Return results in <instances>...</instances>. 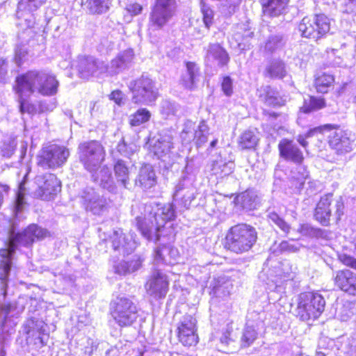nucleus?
I'll return each mask as SVG.
<instances>
[{
    "label": "nucleus",
    "mask_w": 356,
    "mask_h": 356,
    "mask_svg": "<svg viewBox=\"0 0 356 356\" xmlns=\"http://www.w3.org/2000/svg\"><path fill=\"white\" fill-rule=\"evenodd\" d=\"M232 330L227 327L220 336H214L212 338V341L216 343L217 348L219 351L227 352L229 345L233 342L231 338Z\"/></svg>",
    "instance_id": "obj_37"
},
{
    "label": "nucleus",
    "mask_w": 356,
    "mask_h": 356,
    "mask_svg": "<svg viewBox=\"0 0 356 356\" xmlns=\"http://www.w3.org/2000/svg\"><path fill=\"white\" fill-rule=\"evenodd\" d=\"M330 129L325 130L329 132L328 143L330 147L335 150L337 154H343L350 152L353 149V140L350 139V134L342 130L337 125L330 124Z\"/></svg>",
    "instance_id": "obj_13"
},
{
    "label": "nucleus",
    "mask_w": 356,
    "mask_h": 356,
    "mask_svg": "<svg viewBox=\"0 0 356 356\" xmlns=\"http://www.w3.org/2000/svg\"><path fill=\"white\" fill-rule=\"evenodd\" d=\"M339 260L346 266L356 270V259L346 254H339Z\"/></svg>",
    "instance_id": "obj_56"
},
{
    "label": "nucleus",
    "mask_w": 356,
    "mask_h": 356,
    "mask_svg": "<svg viewBox=\"0 0 356 356\" xmlns=\"http://www.w3.org/2000/svg\"><path fill=\"white\" fill-rule=\"evenodd\" d=\"M124 94L120 90H115L110 95V99L117 104L122 105L124 103Z\"/></svg>",
    "instance_id": "obj_61"
},
{
    "label": "nucleus",
    "mask_w": 356,
    "mask_h": 356,
    "mask_svg": "<svg viewBox=\"0 0 356 356\" xmlns=\"http://www.w3.org/2000/svg\"><path fill=\"white\" fill-rule=\"evenodd\" d=\"M209 128L204 120H202L197 129H195V143L200 146L204 144L208 140Z\"/></svg>",
    "instance_id": "obj_42"
},
{
    "label": "nucleus",
    "mask_w": 356,
    "mask_h": 356,
    "mask_svg": "<svg viewBox=\"0 0 356 356\" xmlns=\"http://www.w3.org/2000/svg\"><path fill=\"white\" fill-rule=\"evenodd\" d=\"M204 0L202 1V13L203 15V22H211V20L213 18V10L206 6L203 2Z\"/></svg>",
    "instance_id": "obj_60"
},
{
    "label": "nucleus",
    "mask_w": 356,
    "mask_h": 356,
    "mask_svg": "<svg viewBox=\"0 0 356 356\" xmlns=\"http://www.w3.org/2000/svg\"><path fill=\"white\" fill-rule=\"evenodd\" d=\"M179 341L185 346H195L198 342L197 319L191 314L184 315L177 323Z\"/></svg>",
    "instance_id": "obj_12"
},
{
    "label": "nucleus",
    "mask_w": 356,
    "mask_h": 356,
    "mask_svg": "<svg viewBox=\"0 0 356 356\" xmlns=\"http://www.w3.org/2000/svg\"><path fill=\"white\" fill-rule=\"evenodd\" d=\"M69 156L70 151L67 147L52 144L42 148L38 164L45 169H55L63 166Z\"/></svg>",
    "instance_id": "obj_10"
},
{
    "label": "nucleus",
    "mask_w": 356,
    "mask_h": 356,
    "mask_svg": "<svg viewBox=\"0 0 356 356\" xmlns=\"http://www.w3.org/2000/svg\"><path fill=\"white\" fill-rule=\"evenodd\" d=\"M118 151L124 156H131L136 150V145L134 144H127L124 140H122L118 145Z\"/></svg>",
    "instance_id": "obj_55"
},
{
    "label": "nucleus",
    "mask_w": 356,
    "mask_h": 356,
    "mask_svg": "<svg viewBox=\"0 0 356 356\" xmlns=\"http://www.w3.org/2000/svg\"><path fill=\"white\" fill-rule=\"evenodd\" d=\"M17 146V142L14 138H8L1 142L0 144V149L1 154L5 157H10Z\"/></svg>",
    "instance_id": "obj_46"
},
{
    "label": "nucleus",
    "mask_w": 356,
    "mask_h": 356,
    "mask_svg": "<svg viewBox=\"0 0 356 356\" xmlns=\"http://www.w3.org/2000/svg\"><path fill=\"white\" fill-rule=\"evenodd\" d=\"M222 90L227 96H230L232 94V80L229 76L223 78L222 82Z\"/></svg>",
    "instance_id": "obj_59"
},
{
    "label": "nucleus",
    "mask_w": 356,
    "mask_h": 356,
    "mask_svg": "<svg viewBox=\"0 0 356 356\" xmlns=\"http://www.w3.org/2000/svg\"><path fill=\"white\" fill-rule=\"evenodd\" d=\"M259 141L257 134L251 130L245 131L239 138V145L242 149L254 148Z\"/></svg>",
    "instance_id": "obj_36"
},
{
    "label": "nucleus",
    "mask_w": 356,
    "mask_h": 356,
    "mask_svg": "<svg viewBox=\"0 0 356 356\" xmlns=\"http://www.w3.org/2000/svg\"><path fill=\"white\" fill-rule=\"evenodd\" d=\"M134 58V53L131 49L120 52L109 65L105 63V74L113 76L120 73L131 67Z\"/></svg>",
    "instance_id": "obj_17"
},
{
    "label": "nucleus",
    "mask_w": 356,
    "mask_h": 356,
    "mask_svg": "<svg viewBox=\"0 0 356 356\" xmlns=\"http://www.w3.org/2000/svg\"><path fill=\"white\" fill-rule=\"evenodd\" d=\"M143 7L138 3H130L125 8L126 14H124V19L129 20V15L131 17L136 16L141 13Z\"/></svg>",
    "instance_id": "obj_51"
},
{
    "label": "nucleus",
    "mask_w": 356,
    "mask_h": 356,
    "mask_svg": "<svg viewBox=\"0 0 356 356\" xmlns=\"http://www.w3.org/2000/svg\"><path fill=\"white\" fill-rule=\"evenodd\" d=\"M47 229L33 224L22 232H15L13 227L9 232L8 248L0 250V290L6 296L7 282L13 264V254L18 245L29 246L35 239L40 240L47 236Z\"/></svg>",
    "instance_id": "obj_2"
},
{
    "label": "nucleus",
    "mask_w": 356,
    "mask_h": 356,
    "mask_svg": "<svg viewBox=\"0 0 356 356\" xmlns=\"http://www.w3.org/2000/svg\"><path fill=\"white\" fill-rule=\"evenodd\" d=\"M302 232L305 235L316 238L323 237L325 234L324 230L320 228H315L309 225H305L302 227Z\"/></svg>",
    "instance_id": "obj_54"
},
{
    "label": "nucleus",
    "mask_w": 356,
    "mask_h": 356,
    "mask_svg": "<svg viewBox=\"0 0 356 356\" xmlns=\"http://www.w3.org/2000/svg\"><path fill=\"white\" fill-rule=\"evenodd\" d=\"M79 160L85 169L92 172L98 169L105 158V150L97 140L84 142L79 146Z\"/></svg>",
    "instance_id": "obj_9"
},
{
    "label": "nucleus",
    "mask_w": 356,
    "mask_h": 356,
    "mask_svg": "<svg viewBox=\"0 0 356 356\" xmlns=\"http://www.w3.org/2000/svg\"><path fill=\"white\" fill-rule=\"evenodd\" d=\"M8 73V64L3 59H0V82H5Z\"/></svg>",
    "instance_id": "obj_63"
},
{
    "label": "nucleus",
    "mask_w": 356,
    "mask_h": 356,
    "mask_svg": "<svg viewBox=\"0 0 356 356\" xmlns=\"http://www.w3.org/2000/svg\"><path fill=\"white\" fill-rule=\"evenodd\" d=\"M111 242L115 250L122 251L127 254L132 252L137 246V242L133 236L131 234L125 235L121 230L113 232Z\"/></svg>",
    "instance_id": "obj_24"
},
{
    "label": "nucleus",
    "mask_w": 356,
    "mask_h": 356,
    "mask_svg": "<svg viewBox=\"0 0 356 356\" xmlns=\"http://www.w3.org/2000/svg\"><path fill=\"white\" fill-rule=\"evenodd\" d=\"M44 0H21L18 3L17 15H18V18L21 19V16L22 15L23 11H33L35 10L39 6H40Z\"/></svg>",
    "instance_id": "obj_44"
},
{
    "label": "nucleus",
    "mask_w": 356,
    "mask_h": 356,
    "mask_svg": "<svg viewBox=\"0 0 356 356\" xmlns=\"http://www.w3.org/2000/svg\"><path fill=\"white\" fill-rule=\"evenodd\" d=\"M179 253L176 248L163 245L156 248L154 252V266L172 265L179 257Z\"/></svg>",
    "instance_id": "obj_21"
},
{
    "label": "nucleus",
    "mask_w": 356,
    "mask_h": 356,
    "mask_svg": "<svg viewBox=\"0 0 356 356\" xmlns=\"http://www.w3.org/2000/svg\"><path fill=\"white\" fill-rule=\"evenodd\" d=\"M56 107V101H42L38 103V113L52 111Z\"/></svg>",
    "instance_id": "obj_57"
},
{
    "label": "nucleus",
    "mask_w": 356,
    "mask_h": 356,
    "mask_svg": "<svg viewBox=\"0 0 356 356\" xmlns=\"http://www.w3.org/2000/svg\"><path fill=\"white\" fill-rule=\"evenodd\" d=\"M344 204L342 198L333 200L332 194H327L321 197L318 202L314 212L315 219L321 225L327 226L330 224L331 216L336 221H339L343 215Z\"/></svg>",
    "instance_id": "obj_8"
},
{
    "label": "nucleus",
    "mask_w": 356,
    "mask_h": 356,
    "mask_svg": "<svg viewBox=\"0 0 356 356\" xmlns=\"http://www.w3.org/2000/svg\"><path fill=\"white\" fill-rule=\"evenodd\" d=\"M108 0H82L83 5L94 14H102L108 8Z\"/></svg>",
    "instance_id": "obj_38"
},
{
    "label": "nucleus",
    "mask_w": 356,
    "mask_h": 356,
    "mask_svg": "<svg viewBox=\"0 0 356 356\" xmlns=\"http://www.w3.org/2000/svg\"><path fill=\"white\" fill-rule=\"evenodd\" d=\"M334 285L343 292L356 295V273L348 269L339 270L333 273Z\"/></svg>",
    "instance_id": "obj_18"
},
{
    "label": "nucleus",
    "mask_w": 356,
    "mask_h": 356,
    "mask_svg": "<svg viewBox=\"0 0 356 356\" xmlns=\"http://www.w3.org/2000/svg\"><path fill=\"white\" fill-rule=\"evenodd\" d=\"M280 248L282 251H291L295 252L297 248L294 245H291L289 241H284L280 244Z\"/></svg>",
    "instance_id": "obj_64"
},
{
    "label": "nucleus",
    "mask_w": 356,
    "mask_h": 356,
    "mask_svg": "<svg viewBox=\"0 0 356 356\" xmlns=\"http://www.w3.org/2000/svg\"><path fill=\"white\" fill-rule=\"evenodd\" d=\"M24 184L21 183L19 186V191L17 193L16 200L15 202V212L16 214L20 212L23 209V207L24 204Z\"/></svg>",
    "instance_id": "obj_53"
},
{
    "label": "nucleus",
    "mask_w": 356,
    "mask_h": 356,
    "mask_svg": "<svg viewBox=\"0 0 356 356\" xmlns=\"http://www.w3.org/2000/svg\"><path fill=\"white\" fill-rule=\"evenodd\" d=\"M174 131L170 129L161 130L150 142V152L159 159L165 161L170 157L174 149Z\"/></svg>",
    "instance_id": "obj_11"
},
{
    "label": "nucleus",
    "mask_w": 356,
    "mask_h": 356,
    "mask_svg": "<svg viewBox=\"0 0 356 356\" xmlns=\"http://www.w3.org/2000/svg\"><path fill=\"white\" fill-rule=\"evenodd\" d=\"M325 306V300L320 293H302L298 298L295 314L303 321L315 320L323 312Z\"/></svg>",
    "instance_id": "obj_5"
},
{
    "label": "nucleus",
    "mask_w": 356,
    "mask_h": 356,
    "mask_svg": "<svg viewBox=\"0 0 356 356\" xmlns=\"http://www.w3.org/2000/svg\"><path fill=\"white\" fill-rule=\"evenodd\" d=\"M78 71L81 77L88 79L90 76H100L105 74V63L92 56L79 58Z\"/></svg>",
    "instance_id": "obj_16"
},
{
    "label": "nucleus",
    "mask_w": 356,
    "mask_h": 356,
    "mask_svg": "<svg viewBox=\"0 0 356 356\" xmlns=\"http://www.w3.org/2000/svg\"><path fill=\"white\" fill-rule=\"evenodd\" d=\"M330 24H299L298 29L305 38L318 40L330 30Z\"/></svg>",
    "instance_id": "obj_28"
},
{
    "label": "nucleus",
    "mask_w": 356,
    "mask_h": 356,
    "mask_svg": "<svg viewBox=\"0 0 356 356\" xmlns=\"http://www.w3.org/2000/svg\"><path fill=\"white\" fill-rule=\"evenodd\" d=\"M282 37L275 35L269 38L265 45V49L268 51L273 52L275 49L282 47Z\"/></svg>",
    "instance_id": "obj_52"
},
{
    "label": "nucleus",
    "mask_w": 356,
    "mask_h": 356,
    "mask_svg": "<svg viewBox=\"0 0 356 356\" xmlns=\"http://www.w3.org/2000/svg\"><path fill=\"white\" fill-rule=\"evenodd\" d=\"M181 138L186 143L195 140V124L191 121L184 123V127L181 132Z\"/></svg>",
    "instance_id": "obj_47"
},
{
    "label": "nucleus",
    "mask_w": 356,
    "mask_h": 356,
    "mask_svg": "<svg viewBox=\"0 0 356 356\" xmlns=\"http://www.w3.org/2000/svg\"><path fill=\"white\" fill-rule=\"evenodd\" d=\"M15 90L19 95V111L24 114L34 115L38 107L27 100L34 93L54 96L58 92L59 82L56 76L46 70H30L16 78Z\"/></svg>",
    "instance_id": "obj_1"
},
{
    "label": "nucleus",
    "mask_w": 356,
    "mask_h": 356,
    "mask_svg": "<svg viewBox=\"0 0 356 356\" xmlns=\"http://www.w3.org/2000/svg\"><path fill=\"white\" fill-rule=\"evenodd\" d=\"M81 202L85 209L94 215H101L107 210L108 200L94 188L87 187L81 195Z\"/></svg>",
    "instance_id": "obj_14"
},
{
    "label": "nucleus",
    "mask_w": 356,
    "mask_h": 356,
    "mask_svg": "<svg viewBox=\"0 0 356 356\" xmlns=\"http://www.w3.org/2000/svg\"><path fill=\"white\" fill-rule=\"evenodd\" d=\"M334 78L332 75L322 73L315 79V86L316 90L321 93H325L328 88L332 85Z\"/></svg>",
    "instance_id": "obj_39"
},
{
    "label": "nucleus",
    "mask_w": 356,
    "mask_h": 356,
    "mask_svg": "<svg viewBox=\"0 0 356 356\" xmlns=\"http://www.w3.org/2000/svg\"><path fill=\"white\" fill-rule=\"evenodd\" d=\"M110 312L115 323L120 327L132 325L138 318L135 303L129 298L118 296L110 304Z\"/></svg>",
    "instance_id": "obj_7"
},
{
    "label": "nucleus",
    "mask_w": 356,
    "mask_h": 356,
    "mask_svg": "<svg viewBox=\"0 0 356 356\" xmlns=\"http://www.w3.org/2000/svg\"><path fill=\"white\" fill-rule=\"evenodd\" d=\"M267 217L270 222L274 223L284 233H288L290 231V225L276 212L268 211Z\"/></svg>",
    "instance_id": "obj_45"
},
{
    "label": "nucleus",
    "mask_w": 356,
    "mask_h": 356,
    "mask_svg": "<svg viewBox=\"0 0 356 356\" xmlns=\"http://www.w3.org/2000/svg\"><path fill=\"white\" fill-rule=\"evenodd\" d=\"M113 169L118 184L122 186L124 188H127L130 179L129 168L125 161L121 159L118 160L114 165Z\"/></svg>",
    "instance_id": "obj_33"
},
{
    "label": "nucleus",
    "mask_w": 356,
    "mask_h": 356,
    "mask_svg": "<svg viewBox=\"0 0 356 356\" xmlns=\"http://www.w3.org/2000/svg\"><path fill=\"white\" fill-rule=\"evenodd\" d=\"M325 106L324 99L315 97H309L308 99H305L304 104L301 107V111L304 113H309L313 111H317L323 108Z\"/></svg>",
    "instance_id": "obj_41"
},
{
    "label": "nucleus",
    "mask_w": 356,
    "mask_h": 356,
    "mask_svg": "<svg viewBox=\"0 0 356 356\" xmlns=\"http://www.w3.org/2000/svg\"><path fill=\"white\" fill-rule=\"evenodd\" d=\"M135 184L144 191L151 189L157 184V176L152 165L144 164L140 167Z\"/></svg>",
    "instance_id": "obj_22"
},
{
    "label": "nucleus",
    "mask_w": 356,
    "mask_h": 356,
    "mask_svg": "<svg viewBox=\"0 0 356 356\" xmlns=\"http://www.w3.org/2000/svg\"><path fill=\"white\" fill-rule=\"evenodd\" d=\"M92 173V179L95 183L111 193H115L117 192V186L108 167L104 166L100 170H95Z\"/></svg>",
    "instance_id": "obj_25"
},
{
    "label": "nucleus",
    "mask_w": 356,
    "mask_h": 356,
    "mask_svg": "<svg viewBox=\"0 0 356 356\" xmlns=\"http://www.w3.org/2000/svg\"><path fill=\"white\" fill-rule=\"evenodd\" d=\"M39 184L38 195L43 200H51L60 191V182L54 174H47L38 179Z\"/></svg>",
    "instance_id": "obj_19"
},
{
    "label": "nucleus",
    "mask_w": 356,
    "mask_h": 356,
    "mask_svg": "<svg viewBox=\"0 0 356 356\" xmlns=\"http://www.w3.org/2000/svg\"><path fill=\"white\" fill-rule=\"evenodd\" d=\"M128 87L132 93L131 101L135 104L149 105L158 98L156 83L148 76L142 75L131 81Z\"/></svg>",
    "instance_id": "obj_6"
},
{
    "label": "nucleus",
    "mask_w": 356,
    "mask_h": 356,
    "mask_svg": "<svg viewBox=\"0 0 356 356\" xmlns=\"http://www.w3.org/2000/svg\"><path fill=\"white\" fill-rule=\"evenodd\" d=\"M208 59H213L218 61L220 66L227 65L229 60L227 52L218 44H210L207 50Z\"/></svg>",
    "instance_id": "obj_34"
},
{
    "label": "nucleus",
    "mask_w": 356,
    "mask_h": 356,
    "mask_svg": "<svg viewBox=\"0 0 356 356\" xmlns=\"http://www.w3.org/2000/svg\"><path fill=\"white\" fill-rule=\"evenodd\" d=\"M168 286V277L161 269H154L145 284L147 293L154 298H164Z\"/></svg>",
    "instance_id": "obj_15"
},
{
    "label": "nucleus",
    "mask_w": 356,
    "mask_h": 356,
    "mask_svg": "<svg viewBox=\"0 0 356 356\" xmlns=\"http://www.w3.org/2000/svg\"><path fill=\"white\" fill-rule=\"evenodd\" d=\"M263 324L262 321L257 322L254 324V321L250 319V316H248V321L243 330L242 335L241 337V346L243 348H247L250 346L258 337V332L256 327H258Z\"/></svg>",
    "instance_id": "obj_30"
},
{
    "label": "nucleus",
    "mask_w": 356,
    "mask_h": 356,
    "mask_svg": "<svg viewBox=\"0 0 356 356\" xmlns=\"http://www.w3.org/2000/svg\"><path fill=\"white\" fill-rule=\"evenodd\" d=\"M278 148L280 156L285 160L292 161L296 164L302 163L304 156L296 144L287 139L282 140Z\"/></svg>",
    "instance_id": "obj_23"
},
{
    "label": "nucleus",
    "mask_w": 356,
    "mask_h": 356,
    "mask_svg": "<svg viewBox=\"0 0 356 356\" xmlns=\"http://www.w3.org/2000/svg\"><path fill=\"white\" fill-rule=\"evenodd\" d=\"M289 0H261L263 13L265 16L273 17L283 14Z\"/></svg>",
    "instance_id": "obj_29"
},
{
    "label": "nucleus",
    "mask_w": 356,
    "mask_h": 356,
    "mask_svg": "<svg viewBox=\"0 0 356 356\" xmlns=\"http://www.w3.org/2000/svg\"><path fill=\"white\" fill-rule=\"evenodd\" d=\"M177 111V105L169 100H163L161 103L160 113L165 118L170 115H175Z\"/></svg>",
    "instance_id": "obj_48"
},
{
    "label": "nucleus",
    "mask_w": 356,
    "mask_h": 356,
    "mask_svg": "<svg viewBox=\"0 0 356 356\" xmlns=\"http://www.w3.org/2000/svg\"><path fill=\"white\" fill-rule=\"evenodd\" d=\"M175 9V0H156L152 13V22H165L173 15Z\"/></svg>",
    "instance_id": "obj_20"
},
{
    "label": "nucleus",
    "mask_w": 356,
    "mask_h": 356,
    "mask_svg": "<svg viewBox=\"0 0 356 356\" xmlns=\"http://www.w3.org/2000/svg\"><path fill=\"white\" fill-rule=\"evenodd\" d=\"M233 168L234 163L231 161L226 163L222 161H217L213 162L211 171L213 175L222 177L231 174Z\"/></svg>",
    "instance_id": "obj_40"
},
{
    "label": "nucleus",
    "mask_w": 356,
    "mask_h": 356,
    "mask_svg": "<svg viewBox=\"0 0 356 356\" xmlns=\"http://www.w3.org/2000/svg\"><path fill=\"white\" fill-rule=\"evenodd\" d=\"M158 204L152 215V211L147 217L138 216L136 218V226L141 234L149 241L156 242L159 240L160 229L167 221L175 218V211L172 204Z\"/></svg>",
    "instance_id": "obj_3"
},
{
    "label": "nucleus",
    "mask_w": 356,
    "mask_h": 356,
    "mask_svg": "<svg viewBox=\"0 0 356 356\" xmlns=\"http://www.w3.org/2000/svg\"><path fill=\"white\" fill-rule=\"evenodd\" d=\"M263 75L272 79H283L287 75L286 65L280 59H271L266 63Z\"/></svg>",
    "instance_id": "obj_27"
},
{
    "label": "nucleus",
    "mask_w": 356,
    "mask_h": 356,
    "mask_svg": "<svg viewBox=\"0 0 356 356\" xmlns=\"http://www.w3.org/2000/svg\"><path fill=\"white\" fill-rule=\"evenodd\" d=\"M28 51L24 45H17L15 50V62L17 66H20L27 59Z\"/></svg>",
    "instance_id": "obj_50"
},
{
    "label": "nucleus",
    "mask_w": 356,
    "mask_h": 356,
    "mask_svg": "<svg viewBox=\"0 0 356 356\" xmlns=\"http://www.w3.org/2000/svg\"><path fill=\"white\" fill-rule=\"evenodd\" d=\"M259 99L268 106L280 107L284 104V100L279 92L269 86H263L259 90Z\"/></svg>",
    "instance_id": "obj_31"
},
{
    "label": "nucleus",
    "mask_w": 356,
    "mask_h": 356,
    "mask_svg": "<svg viewBox=\"0 0 356 356\" xmlns=\"http://www.w3.org/2000/svg\"><path fill=\"white\" fill-rule=\"evenodd\" d=\"M298 167L295 170L292 171V177L296 179L300 185L302 186L305 183V179L308 177L309 174L306 168L300 164H298Z\"/></svg>",
    "instance_id": "obj_49"
},
{
    "label": "nucleus",
    "mask_w": 356,
    "mask_h": 356,
    "mask_svg": "<svg viewBox=\"0 0 356 356\" xmlns=\"http://www.w3.org/2000/svg\"><path fill=\"white\" fill-rule=\"evenodd\" d=\"M332 126L330 124H324L322 126L316 127L312 129H310L305 134L299 135L298 136L297 140L303 147L306 148L307 146V142L306 139L314 136L316 134L324 133L325 130L330 129Z\"/></svg>",
    "instance_id": "obj_43"
},
{
    "label": "nucleus",
    "mask_w": 356,
    "mask_h": 356,
    "mask_svg": "<svg viewBox=\"0 0 356 356\" xmlns=\"http://www.w3.org/2000/svg\"><path fill=\"white\" fill-rule=\"evenodd\" d=\"M257 240L256 229L248 224L232 226L225 237V248L236 254L248 252Z\"/></svg>",
    "instance_id": "obj_4"
},
{
    "label": "nucleus",
    "mask_w": 356,
    "mask_h": 356,
    "mask_svg": "<svg viewBox=\"0 0 356 356\" xmlns=\"http://www.w3.org/2000/svg\"><path fill=\"white\" fill-rule=\"evenodd\" d=\"M151 117L152 113L148 109L140 108L129 116V124L132 127H139L148 122Z\"/></svg>",
    "instance_id": "obj_35"
},
{
    "label": "nucleus",
    "mask_w": 356,
    "mask_h": 356,
    "mask_svg": "<svg viewBox=\"0 0 356 356\" xmlns=\"http://www.w3.org/2000/svg\"><path fill=\"white\" fill-rule=\"evenodd\" d=\"M186 72L181 75L180 83L185 88L193 90L200 79V67L196 63L188 61L186 63Z\"/></svg>",
    "instance_id": "obj_26"
},
{
    "label": "nucleus",
    "mask_w": 356,
    "mask_h": 356,
    "mask_svg": "<svg viewBox=\"0 0 356 356\" xmlns=\"http://www.w3.org/2000/svg\"><path fill=\"white\" fill-rule=\"evenodd\" d=\"M142 262L143 259L140 257L129 261V269L130 273L138 270L141 267Z\"/></svg>",
    "instance_id": "obj_62"
},
{
    "label": "nucleus",
    "mask_w": 356,
    "mask_h": 356,
    "mask_svg": "<svg viewBox=\"0 0 356 356\" xmlns=\"http://www.w3.org/2000/svg\"><path fill=\"white\" fill-rule=\"evenodd\" d=\"M114 271L116 274L120 275H124L127 273H130L129 263L124 261L119 262L114 266Z\"/></svg>",
    "instance_id": "obj_58"
},
{
    "label": "nucleus",
    "mask_w": 356,
    "mask_h": 356,
    "mask_svg": "<svg viewBox=\"0 0 356 356\" xmlns=\"http://www.w3.org/2000/svg\"><path fill=\"white\" fill-rule=\"evenodd\" d=\"M258 197L253 190H246L238 195L234 202L240 205L243 210L252 211L257 208L258 205Z\"/></svg>",
    "instance_id": "obj_32"
}]
</instances>
